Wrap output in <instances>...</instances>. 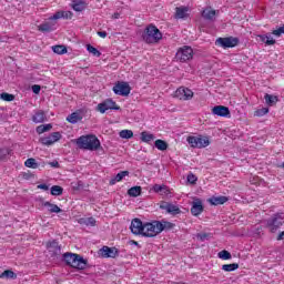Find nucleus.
<instances>
[{"label": "nucleus", "mask_w": 284, "mask_h": 284, "mask_svg": "<svg viewBox=\"0 0 284 284\" xmlns=\"http://www.w3.org/2000/svg\"><path fill=\"white\" fill-rule=\"evenodd\" d=\"M75 143L80 150H90L91 152H95L101 148V141L97 135H81Z\"/></svg>", "instance_id": "f257e3e1"}, {"label": "nucleus", "mask_w": 284, "mask_h": 284, "mask_svg": "<svg viewBox=\"0 0 284 284\" xmlns=\"http://www.w3.org/2000/svg\"><path fill=\"white\" fill-rule=\"evenodd\" d=\"M63 260L70 267L74 270H85L88 267V260L77 253H64Z\"/></svg>", "instance_id": "f03ea898"}, {"label": "nucleus", "mask_w": 284, "mask_h": 284, "mask_svg": "<svg viewBox=\"0 0 284 284\" xmlns=\"http://www.w3.org/2000/svg\"><path fill=\"white\" fill-rule=\"evenodd\" d=\"M142 39L145 43H159L163 39V33L156 26L150 24L144 29Z\"/></svg>", "instance_id": "7ed1b4c3"}, {"label": "nucleus", "mask_w": 284, "mask_h": 284, "mask_svg": "<svg viewBox=\"0 0 284 284\" xmlns=\"http://www.w3.org/2000/svg\"><path fill=\"white\" fill-rule=\"evenodd\" d=\"M158 234H161L160 227H159V221H152L144 223V233L143 236L148 239H154V236H158Z\"/></svg>", "instance_id": "20e7f679"}, {"label": "nucleus", "mask_w": 284, "mask_h": 284, "mask_svg": "<svg viewBox=\"0 0 284 284\" xmlns=\"http://www.w3.org/2000/svg\"><path fill=\"white\" fill-rule=\"evenodd\" d=\"M193 55L194 51L192 50V47H184L176 52L175 59L181 61V63H185V61H190Z\"/></svg>", "instance_id": "39448f33"}, {"label": "nucleus", "mask_w": 284, "mask_h": 284, "mask_svg": "<svg viewBox=\"0 0 284 284\" xmlns=\"http://www.w3.org/2000/svg\"><path fill=\"white\" fill-rule=\"evenodd\" d=\"M132 88L128 82H118L113 87L114 94H118L119 97H129Z\"/></svg>", "instance_id": "423d86ee"}, {"label": "nucleus", "mask_w": 284, "mask_h": 284, "mask_svg": "<svg viewBox=\"0 0 284 284\" xmlns=\"http://www.w3.org/2000/svg\"><path fill=\"white\" fill-rule=\"evenodd\" d=\"M108 110H121V106L116 105V102L112 99H106L98 104V111L101 112V114H105Z\"/></svg>", "instance_id": "0eeeda50"}, {"label": "nucleus", "mask_w": 284, "mask_h": 284, "mask_svg": "<svg viewBox=\"0 0 284 284\" xmlns=\"http://www.w3.org/2000/svg\"><path fill=\"white\" fill-rule=\"evenodd\" d=\"M215 43L216 45H221V48H236V45H239V38H217Z\"/></svg>", "instance_id": "6e6552de"}, {"label": "nucleus", "mask_w": 284, "mask_h": 284, "mask_svg": "<svg viewBox=\"0 0 284 284\" xmlns=\"http://www.w3.org/2000/svg\"><path fill=\"white\" fill-rule=\"evenodd\" d=\"M144 229H145V224H143L141 219L135 217L132 220L131 226H130L132 234H134L135 236H139V235L143 236Z\"/></svg>", "instance_id": "1a4fd4ad"}, {"label": "nucleus", "mask_w": 284, "mask_h": 284, "mask_svg": "<svg viewBox=\"0 0 284 284\" xmlns=\"http://www.w3.org/2000/svg\"><path fill=\"white\" fill-rule=\"evenodd\" d=\"M193 97H194V92L189 88L182 87L175 91V98L180 99V101H190L193 99Z\"/></svg>", "instance_id": "9d476101"}, {"label": "nucleus", "mask_w": 284, "mask_h": 284, "mask_svg": "<svg viewBox=\"0 0 284 284\" xmlns=\"http://www.w3.org/2000/svg\"><path fill=\"white\" fill-rule=\"evenodd\" d=\"M61 132H53L48 136L40 138V143L47 146L54 145L57 141H61Z\"/></svg>", "instance_id": "9b49d317"}, {"label": "nucleus", "mask_w": 284, "mask_h": 284, "mask_svg": "<svg viewBox=\"0 0 284 284\" xmlns=\"http://www.w3.org/2000/svg\"><path fill=\"white\" fill-rule=\"evenodd\" d=\"M267 227H271V232H276L281 225H283V216L281 214H275L273 217L266 221Z\"/></svg>", "instance_id": "f8f14e48"}, {"label": "nucleus", "mask_w": 284, "mask_h": 284, "mask_svg": "<svg viewBox=\"0 0 284 284\" xmlns=\"http://www.w3.org/2000/svg\"><path fill=\"white\" fill-rule=\"evenodd\" d=\"M99 254L102 256V258H116V256H119V248L103 246L100 248Z\"/></svg>", "instance_id": "ddd939ff"}, {"label": "nucleus", "mask_w": 284, "mask_h": 284, "mask_svg": "<svg viewBox=\"0 0 284 284\" xmlns=\"http://www.w3.org/2000/svg\"><path fill=\"white\" fill-rule=\"evenodd\" d=\"M160 210H165L168 214H172V216H176V214H181V209L178 205H174L170 202H162L160 204Z\"/></svg>", "instance_id": "4468645a"}, {"label": "nucleus", "mask_w": 284, "mask_h": 284, "mask_svg": "<svg viewBox=\"0 0 284 284\" xmlns=\"http://www.w3.org/2000/svg\"><path fill=\"white\" fill-rule=\"evenodd\" d=\"M203 201H201L199 197H195L192 202L191 214L193 216H200V214H203Z\"/></svg>", "instance_id": "2eb2a0df"}, {"label": "nucleus", "mask_w": 284, "mask_h": 284, "mask_svg": "<svg viewBox=\"0 0 284 284\" xmlns=\"http://www.w3.org/2000/svg\"><path fill=\"white\" fill-rule=\"evenodd\" d=\"M212 114H215V116H230V108L216 105L212 109Z\"/></svg>", "instance_id": "dca6fc26"}, {"label": "nucleus", "mask_w": 284, "mask_h": 284, "mask_svg": "<svg viewBox=\"0 0 284 284\" xmlns=\"http://www.w3.org/2000/svg\"><path fill=\"white\" fill-rule=\"evenodd\" d=\"M229 201L230 199L225 195L212 196L209 199L211 205H225Z\"/></svg>", "instance_id": "f3484780"}, {"label": "nucleus", "mask_w": 284, "mask_h": 284, "mask_svg": "<svg viewBox=\"0 0 284 284\" xmlns=\"http://www.w3.org/2000/svg\"><path fill=\"white\" fill-rule=\"evenodd\" d=\"M158 225L160 227V234L161 232H170V230H174L175 224L172 222H168L165 220L158 221Z\"/></svg>", "instance_id": "a211bd4d"}, {"label": "nucleus", "mask_w": 284, "mask_h": 284, "mask_svg": "<svg viewBox=\"0 0 284 284\" xmlns=\"http://www.w3.org/2000/svg\"><path fill=\"white\" fill-rule=\"evenodd\" d=\"M57 19H72V12L70 11H58L49 18L50 21H57Z\"/></svg>", "instance_id": "6ab92c4d"}, {"label": "nucleus", "mask_w": 284, "mask_h": 284, "mask_svg": "<svg viewBox=\"0 0 284 284\" xmlns=\"http://www.w3.org/2000/svg\"><path fill=\"white\" fill-rule=\"evenodd\" d=\"M129 175H130V171H121L113 179L110 180L109 184L116 185V183L123 181V179H125V176H129Z\"/></svg>", "instance_id": "aec40b11"}, {"label": "nucleus", "mask_w": 284, "mask_h": 284, "mask_svg": "<svg viewBox=\"0 0 284 284\" xmlns=\"http://www.w3.org/2000/svg\"><path fill=\"white\" fill-rule=\"evenodd\" d=\"M187 12H190V8L176 7L175 8V19H185L187 17Z\"/></svg>", "instance_id": "412c9836"}, {"label": "nucleus", "mask_w": 284, "mask_h": 284, "mask_svg": "<svg viewBox=\"0 0 284 284\" xmlns=\"http://www.w3.org/2000/svg\"><path fill=\"white\" fill-rule=\"evenodd\" d=\"M42 205H43V207H48V210L51 214H59V213L63 212V210H61V207H59V205L52 204L50 202H43Z\"/></svg>", "instance_id": "4be33fe9"}, {"label": "nucleus", "mask_w": 284, "mask_h": 284, "mask_svg": "<svg viewBox=\"0 0 284 284\" xmlns=\"http://www.w3.org/2000/svg\"><path fill=\"white\" fill-rule=\"evenodd\" d=\"M203 19H206V21H212L214 17H216V10L213 9H204L202 11Z\"/></svg>", "instance_id": "5701e85b"}, {"label": "nucleus", "mask_w": 284, "mask_h": 284, "mask_svg": "<svg viewBox=\"0 0 284 284\" xmlns=\"http://www.w3.org/2000/svg\"><path fill=\"white\" fill-rule=\"evenodd\" d=\"M49 250L55 254V256H59L61 254V246L59 245V242L53 241L48 244Z\"/></svg>", "instance_id": "b1692460"}, {"label": "nucleus", "mask_w": 284, "mask_h": 284, "mask_svg": "<svg viewBox=\"0 0 284 284\" xmlns=\"http://www.w3.org/2000/svg\"><path fill=\"white\" fill-rule=\"evenodd\" d=\"M32 121L33 123H43V121H45V112L41 110L36 112L34 115L32 116Z\"/></svg>", "instance_id": "393cba45"}, {"label": "nucleus", "mask_w": 284, "mask_h": 284, "mask_svg": "<svg viewBox=\"0 0 284 284\" xmlns=\"http://www.w3.org/2000/svg\"><path fill=\"white\" fill-rule=\"evenodd\" d=\"M38 30L40 32H52V30H55L54 24L50 22H44L38 27Z\"/></svg>", "instance_id": "a878e982"}, {"label": "nucleus", "mask_w": 284, "mask_h": 284, "mask_svg": "<svg viewBox=\"0 0 284 284\" xmlns=\"http://www.w3.org/2000/svg\"><path fill=\"white\" fill-rule=\"evenodd\" d=\"M264 100H265V103H267L268 105H276V103H278V97L276 95H272L270 93H266L264 95Z\"/></svg>", "instance_id": "bb28decb"}, {"label": "nucleus", "mask_w": 284, "mask_h": 284, "mask_svg": "<svg viewBox=\"0 0 284 284\" xmlns=\"http://www.w3.org/2000/svg\"><path fill=\"white\" fill-rule=\"evenodd\" d=\"M197 148L201 149V148H207V145H210V138L209 136H203V135H200L197 136Z\"/></svg>", "instance_id": "cd10ccee"}, {"label": "nucleus", "mask_w": 284, "mask_h": 284, "mask_svg": "<svg viewBox=\"0 0 284 284\" xmlns=\"http://www.w3.org/2000/svg\"><path fill=\"white\" fill-rule=\"evenodd\" d=\"M81 119H83V116H81V114H79L78 112H73L67 116V121L72 124L79 123V121H81Z\"/></svg>", "instance_id": "c85d7f7f"}, {"label": "nucleus", "mask_w": 284, "mask_h": 284, "mask_svg": "<svg viewBox=\"0 0 284 284\" xmlns=\"http://www.w3.org/2000/svg\"><path fill=\"white\" fill-rule=\"evenodd\" d=\"M142 190L143 189L141 186H132L131 189L128 190V194L129 196L136 199V196H141Z\"/></svg>", "instance_id": "c756f323"}, {"label": "nucleus", "mask_w": 284, "mask_h": 284, "mask_svg": "<svg viewBox=\"0 0 284 284\" xmlns=\"http://www.w3.org/2000/svg\"><path fill=\"white\" fill-rule=\"evenodd\" d=\"M26 168H31V170H37L39 168V163L37 162V160L34 158H29L26 162H24Z\"/></svg>", "instance_id": "7c9ffc66"}, {"label": "nucleus", "mask_w": 284, "mask_h": 284, "mask_svg": "<svg viewBox=\"0 0 284 284\" xmlns=\"http://www.w3.org/2000/svg\"><path fill=\"white\" fill-rule=\"evenodd\" d=\"M52 50L55 54H67L68 53V48H65V45H53Z\"/></svg>", "instance_id": "2f4dec72"}, {"label": "nucleus", "mask_w": 284, "mask_h": 284, "mask_svg": "<svg viewBox=\"0 0 284 284\" xmlns=\"http://www.w3.org/2000/svg\"><path fill=\"white\" fill-rule=\"evenodd\" d=\"M52 130V124H42L37 126L36 132L38 134H43L44 132H50Z\"/></svg>", "instance_id": "473e14b6"}, {"label": "nucleus", "mask_w": 284, "mask_h": 284, "mask_svg": "<svg viewBox=\"0 0 284 284\" xmlns=\"http://www.w3.org/2000/svg\"><path fill=\"white\" fill-rule=\"evenodd\" d=\"M141 141L143 143H150V141H154V134L144 131L141 133Z\"/></svg>", "instance_id": "72a5a7b5"}, {"label": "nucleus", "mask_w": 284, "mask_h": 284, "mask_svg": "<svg viewBox=\"0 0 284 284\" xmlns=\"http://www.w3.org/2000/svg\"><path fill=\"white\" fill-rule=\"evenodd\" d=\"M222 270L224 272H234V271L239 270V263L224 264V265H222Z\"/></svg>", "instance_id": "f704fd0d"}, {"label": "nucleus", "mask_w": 284, "mask_h": 284, "mask_svg": "<svg viewBox=\"0 0 284 284\" xmlns=\"http://www.w3.org/2000/svg\"><path fill=\"white\" fill-rule=\"evenodd\" d=\"M155 148H158L161 152H165L168 150V142L163 140H156L155 141Z\"/></svg>", "instance_id": "c9c22d12"}, {"label": "nucleus", "mask_w": 284, "mask_h": 284, "mask_svg": "<svg viewBox=\"0 0 284 284\" xmlns=\"http://www.w3.org/2000/svg\"><path fill=\"white\" fill-rule=\"evenodd\" d=\"M51 194L52 196H61V194H63V189L59 185H53L51 187Z\"/></svg>", "instance_id": "e433bc0d"}, {"label": "nucleus", "mask_w": 284, "mask_h": 284, "mask_svg": "<svg viewBox=\"0 0 284 284\" xmlns=\"http://www.w3.org/2000/svg\"><path fill=\"white\" fill-rule=\"evenodd\" d=\"M3 277H6V278H13L14 280V278H17V273H14L11 270H7L2 274H0V278H3Z\"/></svg>", "instance_id": "4c0bfd02"}, {"label": "nucleus", "mask_w": 284, "mask_h": 284, "mask_svg": "<svg viewBox=\"0 0 284 284\" xmlns=\"http://www.w3.org/2000/svg\"><path fill=\"white\" fill-rule=\"evenodd\" d=\"M87 50L90 52V54H93V57H101V52L92 44H87Z\"/></svg>", "instance_id": "58836bf2"}, {"label": "nucleus", "mask_w": 284, "mask_h": 284, "mask_svg": "<svg viewBox=\"0 0 284 284\" xmlns=\"http://www.w3.org/2000/svg\"><path fill=\"white\" fill-rule=\"evenodd\" d=\"M132 136H134V132H132V130H122L120 132L121 139H132Z\"/></svg>", "instance_id": "ea45409f"}, {"label": "nucleus", "mask_w": 284, "mask_h": 284, "mask_svg": "<svg viewBox=\"0 0 284 284\" xmlns=\"http://www.w3.org/2000/svg\"><path fill=\"white\" fill-rule=\"evenodd\" d=\"M80 223H83L84 225H91V227H94V225H97V220L94 217H88L80 220Z\"/></svg>", "instance_id": "a19ab883"}, {"label": "nucleus", "mask_w": 284, "mask_h": 284, "mask_svg": "<svg viewBox=\"0 0 284 284\" xmlns=\"http://www.w3.org/2000/svg\"><path fill=\"white\" fill-rule=\"evenodd\" d=\"M219 258H222L223 261H230V258H232V254L224 250V251H221L219 254H217Z\"/></svg>", "instance_id": "79ce46f5"}, {"label": "nucleus", "mask_w": 284, "mask_h": 284, "mask_svg": "<svg viewBox=\"0 0 284 284\" xmlns=\"http://www.w3.org/2000/svg\"><path fill=\"white\" fill-rule=\"evenodd\" d=\"M72 8L75 12H83V10H85V4L83 2H74Z\"/></svg>", "instance_id": "37998d69"}, {"label": "nucleus", "mask_w": 284, "mask_h": 284, "mask_svg": "<svg viewBox=\"0 0 284 284\" xmlns=\"http://www.w3.org/2000/svg\"><path fill=\"white\" fill-rule=\"evenodd\" d=\"M0 99L2 101H8V102L14 101V94H10L8 92H3V93L0 94Z\"/></svg>", "instance_id": "c03bdc74"}, {"label": "nucleus", "mask_w": 284, "mask_h": 284, "mask_svg": "<svg viewBox=\"0 0 284 284\" xmlns=\"http://www.w3.org/2000/svg\"><path fill=\"white\" fill-rule=\"evenodd\" d=\"M186 141L191 148H197V136L190 135Z\"/></svg>", "instance_id": "a18cd8bd"}, {"label": "nucleus", "mask_w": 284, "mask_h": 284, "mask_svg": "<svg viewBox=\"0 0 284 284\" xmlns=\"http://www.w3.org/2000/svg\"><path fill=\"white\" fill-rule=\"evenodd\" d=\"M267 112H270L268 108H262V109H257L254 112V116H265V114H267Z\"/></svg>", "instance_id": "49530a36"}, {"label": "nucleus", "mask_w": 284, "mask_h": 284, "mask_svg": "<svg viewBox=\"0 0 284 284\" xmlns=\"http://www.w3.org/2000/svg\"><path fill=\"white\" fill-rule=\"evenodd\" d=\"M186 181H187V183H190L191 185H195V184H196V181H199V178H196V175H194V173H190V174L186 176Z\"/></svg>", "instance_id": "de8ad7c7"}, {"label": "nucleus", "mask_w": 284, "mask_h": 284, "mask_svg": "<svg viewBox=\"0 0 284 284\" xmlns=\"http://www.w3.org/2000/svg\"><path fill=\"white\" fill-rule=\"evenodd\" d=\"M170 194V187L168 185L162 184V190L160 191L161 196H168Z\"/></svg>", "instance_id": "09e8293b"}, {"label": "nucleus", "mask_w": 284, "mask_h": 284, "mask_svg": "<svg viewBox=\"0 0 284 284\" xmlns=\"http://www.w3.org/2000/svg\"><path fill=\"white\" fill-rule=\"evenodd\" d=\"M196 239H199V241H207V239H210V233H199L196 235Z\"/></svg>", "instance_id": "8fccbe9b"}, {"label": "nucleus", "mask_w": 284, "mask_h": 284, "mask_svg": "<svg viewBox=\"0 0 284 284\" xmlns=\"http://www.w3.org/2000/svg\"><path fill=\"white\" fill-rule=\"evenodd\" d=\"M272 34H274V37H281V34H284V24L278 29L273 30Z\"/></svg>", "instance_id": "3c124183"}, {"label": "nucleus", "mask_w": 284, "mask_h": 284, "mask_svg": "<svg viewBox=\"0 0 284 284\" xmlns=\"http://www.w3.org/2000/svg\"><path fill=\"white\" fill-rule=\"evenodd\" d=\"M265 43H266V45H275L276 40H274V38H272V34H267Z\"/></svg>", "instance_id": "603ef678"}, {"label": "nucleus", "mask_w": 284, "mask_h": 284, "mask_svg": "<svg viewBox=\"0 0 284 284\" xmlns=\"http://www.w3.org/2000/svg\"><path fill=\"white\" fill-rule=\"evenodd\" d=\"M162 190H163V185H160V184L153 185V192H155L156 194H161Z\"/></svg>", "instance_id": "864d4df0"}, {"label": "nucleus", "mask_w": 284, "mask_h": 284, "mask_svg": "<svg viewBox=\"0 0 284 284\" xmlns=\"http://www.w3.org/2000/svg\"><path fill=\"white\" fill-rule=\"evenodd\" d=\"M32 92L34 94H39V92H41V85H39V84L32 85Z\"/></svg>", "instance_id": "5fc2aeb1"}, {"label": "nucleus", "mask_w": 284, "mask_h": 284, "mask_svg": "<svg viewBox=\"0 0 284 284\" xmlns=\"http://www.w3.org/2000/svg\"><path fill=\"white\" fill-rule=\"evenodd\" d=\"M38 190H44V192H48V190H50V186L48 184H40L38 185Z\"/></svg>", "instance_id": "6e6d98bb"}, {"label": "nucleus", "mask_w": 284, "mask_h": 284, "mask_svg": "<svg viewBox=\"0 0 284 284\" xmlns=\"http://www.w3.org/2000/svg\"><path fill=\"white\" fill-rule=\"evenodd\" d=\"M260 41H262V43H265V41H267V34H260L257 36Z\"/></svg>", "instance_id": "4d7b16f0"}, {"label": "nucleus", "mask_w": 284, "mask_h": 284, "mask_svg": "<svg viewBox=\"0 0 284 284\" xmlns=\"http://www.w3.org/2000/svg\"><path fill=\"white\" fill-rule=\"evenodd\" d=\"M98 37H101L102 39H105V37H108V32H105V31H98Z\"/></svg>", "instance_id": "13d9d810"}, {"label": "nucleus", "mask_w": 284, "mask_h": 284, "mask_svg": "<svg viewBox=\"0 0 284 284\" xmlns=\"http://www.w3.org/2000/svg\"><path fill=\"white\" fill-rule=\"evenodd\" d=\"M49 165H50L51 168H59V166H60V165H59V161L50 162Z\"/></svg>", "instance_id": "bf43d9fd"}, {"label": "nucleus", "mask_w": 284, "mask_h": 284, "mask_svg": "<svg viewBox=\"0 0 284 284\" xmlns=\"http://www.w3.org/2000/svg\"><path fill=\"white\" fill-rule=\"evenodd\" d=\"M284 232H281L277 236V241H283Z\"/></svg>", "instance_id": "052dcab7"}, {"label": "nucleus", "mask_w": 284, "mask_h": 284, "mask_svg": "<svg viewBox=\"0 0 284 284\" xmlns=\"http://www.w3.org/2000/svg\"><path fill=\"white\" fill-rule=\"evenodd\" d=\"M129 243H130V245H139V242H136L134 240H131Z\"/></svg>", "instance_id": "680f3d73"}, {"label": "nucleus", "mask_w": 284, "mask_h": 284, "mask_svg": "<svg viewBox=\"0 0 284 284\" xmlns=\"http://www.w3.org/2000/svg\"><path fill=\"white\" fill-rule=\"evenodd\" d=\"M114 19H119V17H121V14L119 12H115L113 16H112Z\"/></svg>", "instance_id": "e2e57ef3"}, {"label": "nucleus", "mask_w": 284, "mask_h": 284, "mask_svg": "<svg viewBox=\"0 0 284 284\" xmlns=\"http://www.w3.org/2000/svg\"><path fill=\"white\" fill-rule=\"evenodd\" d=\"M2 152H3V150L0 149V159H2V155H1Z\"/></svg>", "instance_id": "0e129e2a"}, {"label": "nucleus", "mask_w": 284, "mask_h": 284, "mask_svg": "<svg viewBox=\"0 0 284 284\" xmlns=\"http://www.w3.org/2000/svg\"><path fill=\"white\" fill-rule=\"evenodd\" d=\"M283 168H284V162H283Z\"/></svg>", "instance_id": "69168bd1"}]
</instances>
